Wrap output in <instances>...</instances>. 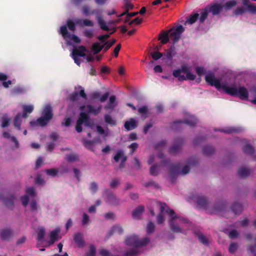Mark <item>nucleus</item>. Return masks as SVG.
<instances>
[{
  "instance_id": "nucleus-1",
  "label": "nucleus",
  "mask_w": 256,
  "mask_h": 256,
  "mask_svg": "<svg viewBox=\"0 0 256 256\" xmlns=\"http://www.w3.org/2000/svg\"><path fill=\"white\" fill-rule=\"evenodd\" d=\"M205 80L208 84L214 86L217 90H223L224 92L232 96L238 95L237 89L234 87L228 86L224 84H221L219 79H216L214 74H210L205 76Z\"/></svg>"
},
{
  "instance_id": "nucleus-2",
  "label": "nucleus",
  "mask_w": 256,
  "mask_h": 256,
  "mask_svg": "<svg viewBox=\"0 0 256 256\" xmlns=\"http://www.w3.org/2000/svg\"><path fill=\"white\" fill-rule=\"evenodd\" d=\"M188 165H186L180 171L181 166L180 164H172L170 166V172L169 174L172 180V182L174 183L177 176L181 173L184 175L188 173L190 170V166L194 165L196 164V158L194 157H190L188 159Z\"/></svg>"
},
{
  "instance_id": "nucleus-3",
  "label": "nucleus",
  "mask_w": 256,
  "mask_h": 256,
  "mask_svg": "<svg viewBox=\"0 0 256 256\" xmlns=\"http://www.w3.org/2000/svg\"><path fill=\"white\" fill-rule=\"evenodd\" d=\"M82 14L86 16L95 14L96 18L100 29L105 31H108L110 30L108 26L104 20L102 10L98 9L92 10L90 6H84L82 7Z\"/></svg>"
},
{
  "instance_id": "nucleus-4",
  "label": "nucleus",
  "mask_w": 256,
  "mask_h": 256,
  "mask_svg": "<svg viewBox=\"0 0 256 256\" xmlns=\"http://www.w3.org/2000/svg\"><path fill=\"white\" fill-rule=\"evenodd\" d=\"M166 212L171 216L169 222L170 230L175 233H183V230L174 223V220L178 219L180 222L184 224H187L189 222L188 220L186 218L176 216L174 210L170 208H168L166 210Z\"/></svg>"
},
{
  "instance_id": "nucleus-5",
  "label": "nucleus",
  "mask_w": 256,
  "mask_h": 256,
  "mask_svg": "<svg viewBox=\"0 0 256 256\" xmlns=\"http://www.w3.org/2000/svg\"><path fill=\"white\" fill-rule=\"evenodd\" d=\"M149 242L150 240L148 238H144L142 240H139L136 236H130L128 237L125 240V243L126 245L135 248L146 246Z\"/></svg>"
},
{
  "instance_id": "nucleus-6",
  "label": "nucleus",
  "mask_w": 256,
  "mask_h": 256,
  "mask_svg": "<svg viewBox=\"0 0 256 256\" xmlns=\"http://www.w3.org/2000/svg\"><path fill=\"white\" fill-rule=\"evenodd\" d=\"M198 122V120L194 116H190L184 120H178L173 122L172 128L175 131L178 130V128L182 124H186L190 127L194 126Z\"/></svg>"
},
{
  "instance_id": "nucleus-7",
  "label": "nucleus",
  "mask_w": 256,
  "mask_h": 256,
  "mask_svg": "<svg viewBox=\"0 0 256 256\" xmlns=\"http://www.w3.org/2000/svg\"><path fill=\"white\" fill-rule=\"evenodd\" d=\"M184 31V28L181 24H179L176 28H173L168 30V32L170 34V38L174 44L180 40L182 34Z\"/></svg>"
},
{
  "instance_id": "nucleus-8",
  "label": "nucleus",
  "mask_w": 256,
  "mask_h": 256,
  "mask_svg": "<svg viewBox=\"0 0 256 256\" xmlns=\"http://www.w3.org/2000/svg\"><path fill=\"white\" fill-rule=\"evenodd\" d=\"M88 119H90V116L86 112H81L80 114L79 117L76 121V130L78 132H82V124Z\"/></svg>"
},
{
  "instance_id": "nucleus-9",
  "label": "nucleus",
  "mask_w": 256,
  "mask_h": 256,
  "mask_svg": "<svg viewBox=\"0 0 256 256\" xmlns=\"http://www.w3.org/2000/svg\"><path fill=\"white\" fill-rule=\"evenodd\" d=\"M184 144L182 138H178L174 140V144L170 148L169 152L170 154H174L178 152L182 148Z\"/></svg>"
},
{
  "instance_id": "nucleus-10",
  "label": "nucleus",
  "mask_w": 256,
  "mask_h": 256,
  "mask_svg": "<svg viewBox=\"0 0 256 256\" xmlns=\"http://www.w3.org/2000/svg\"><path fill=\"white\" fill-rule=\"evenodd\" d=\"M127 158V156L124 155V152L122 150H118L114 157V160L116 162H118L121 159V162L119 164L120 168H122L124 166V164Z\"/></svg>"
},
{
  "instance_id": "nucleus-11",
  "label": "nucleus",
  "mask_w": 256,
  "mask_h": 256,
  "mask_svg": "<svg viewBox=\"0 0 256 256\" xmlns=\"http://www.w3.org/2000/svg\"><path fill=\"white\" fill-rule=\"evenodd\" d=\"M190 198L194 200L196 204L202 208L206 209L208 205V201L206 196L201 195H198L196 196H190Z\"/></svg>"
},
{
  "instance_id": "nucleus-12",
  "label": "nucleus",
  "mask_w": 256,
  "mask_h": 256,
  "mask_svg": "<svg viewBox=\"0 0 256 256\" xmlns=\"http://www.w3.org/2000/svg\"><path fill=\"white\" fill-rule=\"evenodd\" d=\"M14 236V232L12 229L4 228L0 230V238L2 240L9 241Z\"/></svg>"
},
{
  "instance_id": "nucleus-13",
  "label": "nucleus",
  "mask_w": 256,
  "mask_h": 256,
  "mask_svg": "<svg viewBox=\"0 0 256 256\" xmlns=\"http://www.w3.org/2000/svg\"><path fill=\"white\" fill-rule=\"evenodd\" d=\"M105 194L107 196L106 202L113 206H118L120 204V200L109 190H106Z\"/></svg>"
},
{
  "instance_id": "nucleus-14",
  "label": "nucleus",
  "mask_w": 256,
  "mask_h": 256,
  "mask_svg": "<svg viewBox=\"0 0 256 256\" xmlns=\"http://www.w3.org/2000/svg\"><path fill=\"white\" fill-rule=\"evenodd\" d=\"M86 52V48L84 46H78V48H73L71 54V56L84 57L86 56L85 53Z\"/></svg>"
},
{
  "instance_id": "nucleus-15",
  "label": "nucleus",
  "mask_w": 256,
  "mask_h": 256,
  "mask_svg": "<svg viewBox=\"0 0 256 256\" xmlns=\"http://www.w3.org/2000/svg\"><path fill=\"white\" fill-rule=\"evenodd\" d=\"M0 198L4 201L6 205L8 207L10 208H13L14 200L16 199L14 194H10L6 198H4L3 194L0 193Z\"/></svg>"
},
{
  "instance_id": "nucleus-16",
  "label": "nucleus",
  "mask_w": 256,
  "mask_h": 256,
  "mask_svg": "<svg viewBox=\"0 0 256 256\" xmlns=\"http://www.w3.org/2000/svg\"><path fill=\"white\" fill-rule=\"evenodd\" d=\"M242 128L240 127H230L226 128L215 129L216 132L218 131L227 134H232L234 133H240L242 131Z\"/></svg>"
},
{
  "instance_id": "nucleus-17",
  "label": "nucleus",
  "mask_w": 256,
  "mask_h": 256,
  "mask_svg": "<svg viewBox=\"0 0 256 256\" xmlns=\"http://www.w3.org/2000/svg\"><path fill=\"white\" fill-rule=\"evenodd\" d=\"M209 12H211L213 15H218L222 10L223 6L219 4H214L210 6H206Z\"/></svg>"
},
{
  "instance_id": "nucleus-18",
  "label": "nucleus",
  "mask_w": 256,
  "mask_h": 256,
  "mask_svg": "<svg viewBox=\"0 0 256 256\" xmlns=\"http://www.w3.org/2000/svg\"><path fill=\"white\" fill-rule=\"evenodd\" d=\"M169 208L168 206L165 203L160 204V214L157 216V222L158 224H162L164 221V216H163V212Z\"/></svg>"
},
{
  "instance_id": "nucleus-19",
  "label": "nucleus",
  "mask_w": 256,
  "mask_h": 256,
  "mask_svg": "<svg viewBox=\"0 0 256 256\" xmlns=\"http://www.w3.org/2000/svg\"><path fill=\"white\" fill-rule=\"evenodd\" d=\"M238 95L241 100H246L248 98V90L244 86H240L237 90Z\"/></svg>"
},
{
  "instance_id": "nucleus-20",
  "label": "nucleus",
  "mask_w": 256,
  "mask_h": 256,
  "mask_svg": "<svg viewBox=\"0 0 256 256\" xmlns=\"http://www.w3.org/2000/svg\"><path fill=\"white\" fill-rule=\"evenodd\" d=\"M124 4L123 6L124 8V12L120 14H117V17H122V16H125L126 14H128V12L130 10H132L134 8L133 4H132L128 0H124Z\"/></svg>"
},
{
  "instance_id": "nucleus-21",
  "label": "nucleus",
  "mask_w": 256,
  "mask_h": 256,
  "mask_svg": "<svg viewBox=\"0 0 256 256\" xmlns=\"http://www.w3.org/2000/svg\"><path fill=\"white\" fill-rule=\"evenodd\" d=\"M74 242L77 244L78 247L82 248L84 246V242L83 239V234L80 232L75 234L74 238Z\"/></svg>"
},
{
  "instance_id": "nucleus-22",
  "label": "nucleus",
  "mask_w": 256,
  "mask_h": 256,
  "mask_svg": "<svg viewBox=\"0 0 256 256\" xmlns=\"http://www.w3.org/2000/svg\"><path fill=\"white\" fill-rule=\"evenodd\" d=\"M124 126L127 130H130L137 127V123L134 119L132 118L130 120H127L124 122Z\"/></svg>"
},
{
  "instance_id": "nucleus-23",
  "label": "nucleus",
  "mask_w": 256,
  "mask_h": 256,
  "mask_svg": "<svg viewBox=\"0 0 256 256\" xmlns=\"http://www.w3.org/2000/svg\"><path fill=\"white\" fill-rule=\"evenodd\" d=\"M82 110H84L87 114H94L95 115L98 114V110L94 108V107L88 104L86 106H82L80 108Z\"/></svg>"
},
{
  "instance_id": "nucleus-24",
  "label": "nucleus",
  "mask_w": 256,
  "mask_h": 256,
  "mask_svg": "<svg viewBox=\"0 0 256 256\" xmlns=\"http://www.w3.org/2000/svg\"><path fill=\"white\" fill-rule=\"evenodd\" d=\"M44 117L47 118L48 120L50 121V120L52 118L53 114L52 112V108L50 106L48 105L46 106L43 111Z\"/></svg>"
},
{
  "instance_id": "nucleus-25",
  "label": "nucleus",
  "mask_w": 256,
  "mask_h": 256,
  "mask_svg": "<svg viewBox=\"0 0 256 256\" xmlns=\"http://www.w3.org/2000/svg\"><path fill=\"white\" fill-rule=\"evenodd\" d=\"M250 172L248 168L242 166L239 168L238 170V174L241 178H244L250 175Z\"/></svg>"
},
{
  "instance_id": "nucleus-26",
  "label": "nucleus",
  "mask_w": 256,
  "mask_h": 256,
  "mask_svg": "<svg viewBox=\"0 0 256 256\" xmlns=\"http://www.w3.org/2000/svg\"><path fill=\"white\" fill-rule=\"evenodd\" d=\"M76 24L80 26H93L94 22L92 20L88 19L82 20L81 19H77L76 20Z\"/></svg>"
},
{
  "instance_id": "nucleus-27",
  "label": "nucleus",
  "mask_w": 256,
  "mask_h": 256,
  "mask_svg": "<svg viewBox=\"0 0 256 256\" xmlns=\"http://www.w3.org/2000/svg\"><path fill=\"white\" fill-rule=\"evenodd\" d=\"M124 232V230L122 226L120 225H114V226L110 231L109 232L108 235L109 236H111L114 234H122Z\"/></svg>"
},
{
  "instance_id": "nucleus-28",
  "label": "nucleus",
  "mask_w": 256,
  "mask_h": 256,
  "mask_svg": "<svg viewBox=\"0 0 256 256\" xmlns=\"http://www.w3.org/2000/svg\"><path fill=\"white\" fill-rule=\"evenodd\" d=\"M22 110V118H26L28 117V114H30L32 112L34 106L32 105H24Z\"/></svg>"
},
{
  "instance_id": "nucleus-29",
  "label": "nucleus",
  "mask_w": 256,
  "mask_h": 256,
  "mask_svg": "<svg viewBox=\"0 0 256 256\" xmlns=\"http://www.w3.org/2000/svg\"><path fill=\"white\" fill-rule=\"evenodd\" d=\"M144 210V207L142 206H138L132 212V216L134 218H140V214Z\"/></svg>"
},
{
  "instance_id": "nucleus-30",
  "label": "nucleus",
  "mask_w": 256,
  "mask_h": 256,
  "mask_svg": "<svg viewBox=\"0 0 256 256\" xmlns=\"http://www.w3.org/2000/svg\"><path fill=\"white\" fill-rule=\"evenodd\" d=\"M208 12V8L206 7L202 10L200 14V18L198 17L199 22L200 24L204 23L207 18Z\"/></svg>"
},
{
  "instance_id": "nucleus-31",
  "label": "nucleus",
  "mask_w": 256,
  "mask_h": 256,
  "mask_svg": "<svg viewBox=\"0 0 256 256\" xmlns=\"http://www.w3.org/2000/svg\"><path fill=\"white\" fill-rule=\"evenodd\" d=\"M231 210L235 214H239L242 211V206L241 204L236 202L232 204Z\"/></svg>"
},
{
  "instance_id": "nucleus-32",
  "label": "nucleus",
  "mask_w": 256,
  "mask_h": 256,
  "mask_svg": "<svg viewBox=\"0 0 256 256\" xmlns=\"http://www.w3.org/2000/svg\"><path fill=\"white\" fill-rule=\"evenodd\" d=\"M50 122L47 118L44 116H41L38 118L36 122H31L30 123L32 125L33 124H36L38 125L41 126H46L48 123Z\"/></svg>"
},
{
  "instance_id": "nucleus-33",
  "label": "nucleus",
  "mask_w": 256,
  "mask_h": 256,
  "mask_svg": "<svg viewBox=\"0 0 256 256\" xmlns=\"http://www.w3.org/2000/svg\"><path fill=\"white\" fill-rule=\"evenodd\" d=\"M22 117V115L20 113H18L15 116L14 120V125L18 130H20V126L22 124V120L20 118Z\"/></svg>"
},
{
  "instance_id": "nucleus-34",
  "label": "nucleus",
  "mask_w": 256,
  "mask_h": 256,
  "mask_svg": "<svg viewBox=\"0 0 256 256\" xmlns=\"http://www.w3.org/2000/svg\"><path fill=\"white\" fill-rule=\"evenodd\" d=\"M92 49L94 54L99 53L102 49H104V46L100 44L99 42H96L92 44Z\"/></svg>"
},
{
  "instance_id": "nucleus-35",
  "label": "nucleus",
  "mask_w": 256,
  "mask_h": 256,
  "mask_svg": "<svg viewBox=\"0 0 256 256\" xmlns=\"http://www.w3.org/2000/svg\"><path fill=\"white\" fill-rule=\"evenodd\" d=\"M202 152L204 154L208 156L214 152V149L212 146H206L202 148Z\"/></svg>"
},
{
  "instance_id": "nucleus-36",
  "label": "nucleus",
  "mask_w": 256,
  "mask_h": 256,
  "mask_svg": "<svg viewBox=\"0 0 256 256\" xmlns=\"http://www.w3.org/2000/svg\"><path fill=\"white\" fill-rule=\"evenodd\" d=\"M196 236L202 244L205 246H208V244L209 242L208 239L202 232H197L196 234Z\"/></svg>"
},
{
  "instance_id": "nucleus-37",
  "label": "nucleus",
  "mask_w": 256,
  "mask_h": 256,
  "mask_svg": "<svg viewBox=\"0 0 256 256\" xmlns=\"http://www.w3.org/2000/svg\"><path fill=\"white\" fill-rule=\"evenodd\" d=\"M242 150L245 154L250 155H252L255 152L254 148L250 144L244 146Z\"/></svg>"
},
{
  "instance_id": "nucleus-38",
  "label": "nucleus",
  "mask_w": 256,
  "mask_h": 256,
  "mask_svg": "<svg viewBox=\"0 0 256 256\" xmlns=\"http://www.w3.org/2000/svg\"><path fill=\"white\" fill-rule=\"evenodd\" d=\"M170 38V35L168 36V32L161 34L159 38V40H160V42L163 44L168 43Z\"/></svg>"
},
{
  "instance_id": "nucleus-39",
  "label": "nucleus",
  "mask_w": 256,
  "mask_h": 256,
  "mask_svg": "<svg viewBox=\"0 0 256 256\" xmlns=\"http://www.w3.org/2000/svg\"><path fill=\"white\" fill-rule=\"evenodd\" d=\"M66 160L68 162H73L78 160V156L76 154H70L66 155Z\"/></svg>"
},
{
  "instance_id": "nucleus-40",
  "label": "nucleus",
  "mask_w": 256,
  "mask_h": 256,
  "mask_svg": "<svg viewBox=\"0 0 256 256\" xmlns=\"http://www.w3.org/2000/svg\"><path fill=\"white\" fill-rule=\"evenodd\" d=\"M104 122L111 126H116V120L112 118L111 116L106 114L104 116Z\"/></svg>"
},
{
  "instance_id": "nucleus-41",
  "label": "nucleus",
  "mask_w": 256,
  "mask_h": 256,
  "mask_svg": "<svg viewBox=\"0 0 256 256\" xmlns=\"http://www.w3.org/2000/svg\"><path fill=\"white\" fill-rule=\"evenodd\" d=\"M174 50V46H171L170 48L166 50V53L164 55L166 58L170 60H172Z\"/></svg>"
},
{
  "instance_id": "nucleus-42",
  "label": "nucleus",
  "mask_w": 256,
  "mask_h": 256,
  "mask_svg": "<svg viewBox=\"0 0 256 256\" xmlns=\"http://www.w3.org/2000/svg\"><path fill=\"white\" fill-rule=\"evenodd\" d=\"M116 42V40L115 39H112L111 41L106 42L102 46H104V52H106L107 50H109V48L112 47Z\"/></svg>"
},
{
  "instance_id": "nucleus-43",
  "label": "nucleus",
  "mask_w": 256,
  "mask_h": 256,
  "mask_svg": "<svg viewBox=\"0 0 256 256\" xmlns=\"http://www.w3.org/2000/svg\"><path fill=\"white\" fill-rule=\"evenodd\" d=\"M199 15L198 13H192L190 16L188 20H186V22L190 24H194L198 18Z\"/></svg>"
},
{
  "instance_id": "nucleus-44",
  "label": "nucleus",
  "mask_w": 256,
  "mask_h": 256,
  "mask_svg": "<svg viewBox=\"0 0 256 256\" xmlns=\"http://www.w3.org/2000/svg\"><path fill=\"white\" fill-rule=\"evenodd\" d=\"M60 34H62L63 38L66 39L68 38L69 34H70L68 30L67 27L66 25L62 26L60 27Z\"/></svg>"
},
{
  "instance_id": "nucleus-45",
  "label": "nucleus",
  "mask_w": 256,
  "mask_h": 256,
  "mask_svg": "<svg viewBox=\"0 0 256 256\" xmlns=\"http://www.w3.org/2000/svg\"><path fill=\"white\" fill-rule=\"evenodd\" d=\"M143 185L144 186H145L146 188H148L149 186H153L156 188H160L158 184L156 182L152 180H150L144 184Z\"/></svg>"
},
{
  "instance_id": "nucleus-46",
  "label": "nucleus",
  "mask_w": 256,
  "mask_h": 256,
  "mask_svg": "<svg viewBox=\"0 0 256 256\" xmlns=\"http://www.w3.org/2000/svg\"><path fill=\"white\" fill-rule=\"evenodd\" d=\"M84 146L88 150L93 151L94 142L90 140H84Z\"/></svg>"
},
{
  "instance_id": "nucleus-47",
  "label": "nucleus",
  "mask_w": 256,
  "mask_h": 256,
  "mask_svg": "<svg viewBox=\"0 0 256 256\" xmlns=\"http://www.w3.org/2000/svg\"><path fill=\"white\" fill-rule=\"evenodd\" d=\"M236 3L235 0H229L226 2L224 6H222L223 8H224L226 10H230L232 7L235 6Z\"/></svg>"
},
{
  "instance_id": "nucleus-48",
  "label": "nucleus",
  "mask_w": 256,
  "mask_h": 256,
  "mask_svg": "<svg viewBox=\"0 0 256 256\" xmlns=\"http://www.w3.org/2000/svg\"><path fill=\"white\" fill-rule=\"evenodd\" d=\"M158 166L156 164H154L150 168V174L153 176H156L158 174Z\"/></svg>"
},
{
  "instance_id": "nucleus-49",
  "label": "nucleus",
  "mask_w": 256,
  "mask_h": 256,
  "mask_svg": "<svg viewBox=\"0 0 256 256\" xmlns=\"http://www.w3.org/2000/svg\"><path fill=\"white\" fill-rule=\"evenodd\" d=\"M45 234V230L44 228H40L38 230V232L37 240L38 241H42L44 236Z\"/></svg>"
},
{
  "instance_id": "nucleus-50",
  "label": "nucleus",
  "mask_w": 256,
  "mask_h": 256,
  "mask_svg": "<svg viewBox=\"0 0 256 256\" xmlns=\"http://www.w3.org/2000/svg\"><path fill=\"white\" fill-rule=\"evenodd\" d=\"M138 254V250L136 249H130L124 253L126 256H136Z\"/></svg>"
},
{
  "instance_id": "nucleus-51",
  "label": "nucleus",
  "mask_w": 256,
  "mask_h": 256,
  "mask_svg": "<svg viewBox=\"0 0 256 256\" xmlns=\"http://www.w3.org/2000/svg\"><path fill=\"white\" fill-rule=\"evenodd\" d=\"M155 226L152 222H149L147 226V233L150 234L154 232Z\"/></svg>"
},
{
  "instance_id": "nucleus-52",
  "label": "nucleus",
  "mask_w": 256,
  "mask_h": 256,
  "mask_svg": "<svg viewBox=\"0 0 256 256\" xmlns=\"http://www.w3.org/2000/svg\"><path fill=\"white\" fill-rule=\"evenodd\" d=\"M238 244L236 242H232L228 248V252L230 253L234 254L237 250Z\"/></svg>"
},
{
  "instance_id": "nucleus-53",
  "label": "nucleus",
  "mask_w": 256,
  "mask_h": 256,
  "mask_svg": "<svg viewBox=\"0 0 256 256\" xmlns=\"http://www.w3.org/2000/svg\"><path fill=\"white\" fill-rule=\"evenodd\" d=\"M47 174L54 177L58 173V170L56 168H50L46 170Z\"/></svg>"
},
{
  "instance_id": "nucleus-54",
  "label": "nucleus",
  "mask_w": 256,
  "mask_h": 256,
  "mask_svg": "<svg viewBox=\"0 0 256 256\" xmlns=\"http://www.w3.org/2000/svg\"><path fill=\"white\" fill-rule=\"evenodd\" d=\"M26 195H29L32 197H34L36 195V190L34 187H30L26 190Z\"/></svg>"
},
{
  "instance_id": "nucleus-55",
  "label": "nucleus",
  "mask_w": 256,
  "mask_h": 256,
  "mask_svg": "<svg viewBox=\"0 0 256 256\" xmlns=\"http://www.w3.org/2000/svg\"><path fill=\"white\" fill-rule=\"evenodd\" d=\"M60 230H58V229H56V230H52L50 232V238H52V239H54L55 240H58V234L60 232Z\"/></svg>"
},
{
  "instance_id": "nucleus-56",
  "label": "nucleus",
  "mask_w": 256,
  "mask_h": 256,
  "mask_svg": "<svg viewBox=\"0 0 256 256\" xmlns=\"http://www.w3.org/2000/svg\"><path fill=\"white\" fill-rule=\"evenodd\" d=\"M239 236V233L236 230H232L229 232L228 236L231 239L236 238Z\"/></svg>"
},
{
  "instance_id": "nucleus-57",
  "label": "nucleus",
  "mask_w": 256,
  "mask_h": 256,
  "mask_svg": "<svg viewBox=\"0 0 256 256\" xmlns=\"http://www.w3.org/2000/svg\"><path fill=\"white\" fill-rule=\"evenodd\" d=\"M44 180L42 178L40 174H38L34 180V184H44Z\"/></svg>"
},
{
  "instance_id": "nucleus-58",
  "label": "nucleus",
  "mask_w": 256,
  "mask_h": 256,
  "mask_svg": "<svg viewBox=\"0 0 256 256\" xmlns=\"http://www.w3.org/2000/svg\"><path fill=\"white\" fill-rule=\"evenodd\" d=\"M30 210L32 212H36L38 210V205L36 200H32L30 204Z\"/></svg>"
},
{
  "instance_id": "nucleus-59",
  "label": "nucleus",
  "mask_w": 256,
  "mask_h": 256,
  "mask_svg": "<svg viewBox=\"0 0 256 256\" xmlns=\"http://www.w3.org/2000/svg\"><path fill=\"white\" fill-rule=\"evenodd\" d=\"M10 119L4 116L2 118V128L8 127L10 124Z\"/></svg>"
},
{
  "instance_id": "nucleus-60",
  "label": "nucleus",
  "mask_w": 256,
  "mask_h": 256,
  "mask_svg": "<svg viewBox=\"0 0 256 256\" xmlns=\"http://www.w3.org/2000/svg\"><path fill=\"white\" fill-rule=\"evenodd\" d=\"M90 222L89 216L86 213H84L82 214V224L83 226H85Z\"/></svg>"
},
{
  "instance_id": "nucleus-61",
  "label": "nucleus",
  "mask_w": 256,
  "mask_h": 256,
  "mask_svg": "<svg viewBox=\"0 0 256 256\" xmlns=\"http://www.w3.org/2000/svg\"><path fill=\"white\" fill-rule=\"evenodd\" d=\"M68 38L72 40L76 44H80L81 42L80 38L75 34H69V36Z\"/></svg>"
},
{
  "instance_id": "nucleus-62",
  "label": "nucleus",
  "mask_w": 256,
  "mask_h": 256,
  "mask_svg": "<svg viewBox=\"0 0 256 256\" xmlns=\"http://www.w3.org/2000/svg\"><path fill=\"white\" fill-rule=\"evenodd\" d=\"M96 129L97 132L100 134H104V136H108V133L106 132L102 126H96Z\"/></svg>"
},
{
  "instance_id": "nucleus-63",
  "label": "nucleus",
  "mask_w": 256,
  "mask_h": 256,
  "mask_svg": "<svg viewBox=\"0 0 256 256\" xmlns=\"http://www.w3.org/2000/svg\"><path fill=\"white\" fill-rule=\"evenodd\" d=\"M151 56L154 60H158L162 56V54L159 52H152Z\"/></svg>"
},
{
  "instance_id": "nucleus-64",
  "label": "nucleus",
  "mask_w": 256,
  "mask_h": 256,
  "mask_svg": "<svg viewBox=\"0 0 256 256\" xmlns=\"http://www.w3.org/2000/svg\"><path fill=\"white\" fill-rule=\"evenodd\" d=\"M96 248L94 245H91L90 246V250L88 253V256H96Z\"/></svg>"
}]
</instances>
